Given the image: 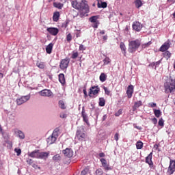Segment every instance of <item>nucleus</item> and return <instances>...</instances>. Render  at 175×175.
Masks as SVG:
<instances>
[{"mask_svg": "<svg viewBox=\"0 0 175 175\" xmlns=\"http://www.w3.org/2000/svg\"><path fill=\"white\" fill-rule=\"evenodd\" d=\"M26 162L29 165H33V160H32L31 159H27Z\"/></svg>", "mask_w": 175, "mask_h": 175, "instance_id": "603ef678", "label": "nucleus"}, {"mask_svg": "<svg viewBox=\"0 0 175 175\" xmlns=\"http://www.w3.org/2000/svg\"><path fill=\"white\" fill-rule=\"evenodd\" d=\"M0 78H3V74H2V73H0Z\"/></svg>", "mask_w": 175, "mask_h": 175, "instance_id": "338daca9", "label": "nucleus"}, {"mask_svg": "<svg viewBox=\"0 0 175 175\" xmlns=\"http://www.w3.org/2000/svg\"><path fill=\"white\" fill-rule=\"evenodd\" d=\"M142 44L141 40L136 39L129 42L128 51L129 53H135Z\"/></svg>", "mask_w": 175, "mask_h": 175, "instance_id": "7ed1b4c3", "label": "nucleus"}, {"mask_svg": "<svg viewBox=\"0 0 175 175\" xmlns=\"http://www.w3.org/2000/svg\"><path fill=\"white\" fill-rule=\"evenodd\" d=\"M53 6L61 10L63 8L64 4H62V3H53Z\"/></svg>", "mask_w": 175, "mask_h": 175, "instance_id": "f704fd0d", "label": "nucleus"}, {"mask_svg": "<svg viewBox=\"0 0 175 175\" xmlns=\"http://www.w3.org/2000/svg\"><path fill=\"white\" fill-rule=\"evenodd\" d=\"M49 157V153L46 152H40V150L38 151V159H45Z\"/></svg>", "mask_w": 175, "mask_h": 175, "instance_id": "4be33fe9", "label": "nucleus"}, {"mask_svg": "<svg viewBox=\"0 0 175 175\" xmlns=\"http://www.w3.org/2000/svg\"><path fill=\"white\" fill-rule=\"evenodd\" d=\"M100 92V88L98 86H92L89 89L88 96L90 98H95Z\"/></svg>", "mask_w": 175, "mask_h": 175, "instance_id": "423d86ee", "label": "nucleus"}, {"mask_svg": "<svg viewBox=\"0 0 175 175\" xmlns=\"http://www.w3.org/2000/svg\"><path fill=\"white\" fill-rule=\"evenodd\" d=\"M133 89H134V88L132 85H131L128 87L127 90H126V94H127L129 98H131L132 97L133 93Z\"/></svg>", "mask_w": 175, "mask_h": 175, "instance_id": "f3484780", "label": "nucleus"}, {"mask_svg": "<svg viewBox=\"0 0 175 175\" xmlns=\"http://www.w3.org/2000/svg\"><path fill=\"white\" fill-rule=\"evenodd\" d=\"M161 62H162V59H161L160 60H159L156 62L150 63V64H149V66H150L152 68H154V69H156L161 64Z\"/></svg>", "mask_w": 175, "mask_h": 175, "instance_id": "5701e85b", "label": "nucleus"}, {"mask_svg": "<svg viewBox=\"0 0 175 175\" xmlns=\"http://www.w3.org/2000/svg\"><path fill=\"white\" fill-rule=\"evenodd\" d=\"M41 96L50 97L53 95V92L49 90H43L39 92Z\"/></svg>", "mask_w": 175, "mask_h": 175, "instance_id": "ddd939ff", "label": "nucleus"}, {"mask_svg": "<svg viewBox=\"0 0 175 175\" xmlns=\"http://www.w3.org/2000/svg\"><path fill=\"white\" fill-rule=\"evenodd\" d=\"M120 49H121V51H122V53L124 54V56L126 57V46H125L124 43L122 42H120Z\"/></svg>", "mask_w": 175, "mask_h": 175, "instance_id": "b1692460", "label": "nucleus"}, {"mask_svg": "<svg viewBox=\"0 0 175 175\" xmlns=\"http://www.w3.org/2000/svg\"><path fill=\"white\" fill-rule=\"evenodd\" d=\"M76 136L79 142L85 141V139L88 137L83 128H79L77 129Z\"/></svg>", "mask_w": 175, "mask_h": 175, "instance_id": "39448f33", "label": "nucleus"}, {"mask_svg": "<svg viewBox=\"0 0 175 175\" xmlns=\"http://www.w3.org/2000/svg\"><path fill=\"white\" fill-rule=\"evenodd\" d=\"M98 19V16H93L89 18V21L91 23H97V20Z\"/></svg>", "mask_w": 175, "mask_h": 175, "instance_id": "c9c22d12", "label": "nucleus"}, {"mask_svg": "<svg viewBox=\"0 0 175 175\" xmlns=\"http://www.w3.org/2000/svg\"><path fill=\"white\" fill-rule=\"evenodd\" d=\"M143 143L142 142H138L136 144L137 149H142L143 148Z\"/></svg>", "mask_w": 175, "mask_h": 175, "instance_id": "37998d69", "label": "nucleus"}, {"mask_svg": "<svg viewBox=\"0 0 175 175\" xmlns=\"http://www.w3.org/2000/svg\"><path fill=\"white\" fill-rule=\"evenodd\" d=\"M106 31L105 30H100L98 33H97L98 39H102L103 36L105 35Z\"/></svg>", "mask_w": 175, "mask_h": 175, "instance_id": "7c9ffc66", "label": "nucleus"}, {"mask_svg": "<svg viewBox=\"0 0 175 175\" xmlns=\"http://www.w3.org/2000/svg\"><path fill=\"white\" fill-rule=\"evenodd\" d=\"M63 154L67 157H72L73 156V151L71 148H66L63 150Z\"/></svg>", "mask_w": 175, "mask_h": 175, "instance_id": "dca6fc26", "label": "nucleus"}, {"mask_svg": "<svg viewBox=\"0 0 175 175\" xmlns=\"http://www.w3.org/2000/svg\"><path fill=\"white\" fill-rule=\"evenodd\" d=\"M82 118H83V122L88 123V117L85 113V107H82Z\"/></svg>", "mask_w": 175, "mask_h": 175, "instance_id": "6ab92c4d", "label": "nucleus"}, {"mask_svg": "<svg viewBox=\"0 0 175 175\" xmlns=\"http://www.w3.org/2000/svg\"><path fill=\"white\" fill-rule=\"evenodd\" d=\"M105 103H106V100L103 97L99 98V102H98L99 107H105Z\"/></svg>", "mask_w": 175, "mask_h": 175, "instance_id": "a878e982", "label": "nucleus"}, {"mask_svg": "<svg viewBox=\"0 0 175 175\" xmlns=\"http://www.w3.org/2000/svg\"><path fill=\"white\" fill-rule=\"evenodd\" d=\"M175 172V160L170 159V165L167 170V174L168 175H173Z\"/></svg>", "mask_w": 175, "mask_h": 175, "instance_id": "0eeeda50", "label": "nucleus"}, {"mask_svg": "<svg viewBox=\"0 0 175 175\" xmlns=\"http://www.w3.org/2000/svg\"><path fill=\"white\" fill-rule=\"evenodd\" d=\"M60 118H66V115L65 114H61L60 115Z\"/></svg>", "mask_w": 175, "mask_h": 175, "instance_id": "69168bd1", "label": "nucleus"}, {"mask_svg": "<svg viewBox=\"0 0 175 175\" xmlns=\"http://www.w3.org/2000/svg\"><path fill=\"white\" fill-rule=\"evenodd\" d=\"M88 172H89V170L88 168H85V170H82V172H81V175H87Z\"/></svg>", "mask_w": 175, "mask_h": 175, "instance_id": "de8ad7c7", "label": "nucleus"}, {"mask_svg": "<svg viewBox=\"0 0 175 175\" xmlns=\"http://www.w3.org/2000/svg\"><path fill=\"white\" fill-rule=\"evenodd\" d=\"M36 66H37L40 69H44V68H45V64H44V62H38L36 63Z\"/></svg>", "mask_w": 175, "mask_h": 175, "instance_id": "473e14b6", "label": "nucleus"}, {"mask_svg": "<svg viewBox=\"0 0 175 175\" xmlns=\"http://www.w3.org/2000/svg\"><path fill=\"white\" fill-rule=\"evenodd\" d=\"M14 150L16 153V156H20L21 154V149L15 148Z\"/></svg>", "mask_w": 175, "mask_h": 175, "instance_id": "3c124183", "label": "nucleus"}, {"mask_svg": "<svg viewBox=\"0 0 175 175\" xmlns=\"http://www.w3.org/2000/svg\"><path fill=\"white\" fill-rule=\"evenodd\" d=\"M72 39L71 33H68L66 36V40L68 42H70Z\"/></svg>", "mask_w": 175, "mask_h": 175, "instance_id": "49530a36", "label": "nucleus"}, {"mask_svg": "<svg viewBox=\"0 0 175 175\" xmlns=\"http://www.w3.org/2000/svg\"><path fill=\"white\" fill-rule=\"evenodd\" d=\"M30 98H31L30 95L22 96L16 99V105L20 106L21 105H23V103H25V102H27V100H29Z\"/></svg>", "mask_w": 175, "mask_h": 175, "instance_id": "6e6552de", "label": "nucleus"}, {"mask_svg": "<svg viewBox=\"0 0 175 175\" xmlns=\"http://www.w3.org/2000/svg\"><path fill=\"white\" fill-rule=\"evenodd\" d=\"M111 62V59L109 57H105L103 59V65L107 66L109 65Z\"/></svg>", "mask_w": 175, "mask_h": 175, "instance_id": "c85d7f7f", "label": "nucleus"}, {"mask_svg": "<svg viewBox=\"0 0 175 175\" xmlns=\"http://www.w3.org/2000/svg\"><path fill=\"white\" fill-rule=\"evenodd\" d=\"M114 139L116 142H118L119 139V134L118 133H116L115 135H114Z\"/></svg>", "mask_w": 175, "mask_h": 175, "instance_id": "6e6d98bb", "label": "nucleus"}, {"mask_svg": "<svg viewBox=\"0 0 175 175\" xmlns=\"http://www.w3.org/2000/svg\"><path fill=\"white\" fill-rule=\"evenodd\" d=\"M53 43H50L46 46V52L47 54H51V53L53 52Z\"/></svg>", "mask_w": 175, "mask_h": 175, "instance_id": "412c9836", "label": "nucleus"}, {"mask_svg": "<svg viewBox=\"0 0 175 175\" xmlns=\"http://www.w3.org/2000/svg\"><path fill=\"white\" fill-rule=\"evenodd\" d=\"M170 48V41L167 40V42H164L161 46L159 48L160 52H165L167 51Z\"/></svg>", "mask_w": 175, "mask_h": 175, "instance_id": "9b49d317", "label": "nucleus"}, {"mask_svg": "<svg viewBox=\"0 0 175 175\" xmlns=\"http://www.w3.org/2000/svg\"><path fill=\"white\" fill-rule=\"evenodd\" d=\"M28 156L32 158H38L39 159V150H34L30 153H28Z\"/></svg>", "mask_w": 175, "mask_h": 175, "instance_id": "a211bd4d", "label": "nucleus"}, {"mask_svg": "<svg viewBox=\"0 0 175 175\" xmlns=\"http://www.w3.org/2000/svg\"><path fill=\"white\" fill-rule=\"evenodd\" d=\"M59 16H60V14H59V12H54L53 16V21L57 22L58 20H59Z\"/></svg>", "mask_w": 175, "mask_h": 175, "instance_id": "393cba45", "label": "nucleus"}, {"mask_svg": "<svg viewBox=\"0 0 175 175\" xmlns=\"http://www.w3.org/2000/svg\"><path fill=\"white\" fill-rule=\"evenodd\" d=\"M103 90L107 95H110L111 91L107 88L103 87Z\"/></svg>", "mask_w": 175, "mask_h": 175, "instance_id": "8fccbe9b", "label": "nucleus"}, {"mask_svg": "<svg viewBox=\"0 0 175 175\" xmlns=\"http://www.w3.org/2000/svg\"><path fill=\"white\" fill-rule=\"evenodd\" d=\"M124 30L126 31H129V27L128 25H126Z\"/></svg>", "mask_w": 175, "mask_h": 175, "instance_id": "0e129e2a", "label": "nucleus"}, {"mask_svg": "<svg viewBox=\"0 0 175 175\" xmlns=\"http://www.w3.org/2000/svg\"><path fill=\"white\" fill-rule=\"evenodd\" d=\"M158 125L160 126L163 127L164 126V120L162 118H161L158 122Z\"/></svg>", "mask_w": 175, "mask_h": 175, "instance_id": "79ce46f5", "label": "nucleus"}, {"mask_svg": "<svg viewBox=\"0 0 175 175\" xmlns=\"http://www.w3.org/2000/svg\"><path fill=\"white\" fill-rule=\"evenodd\" d=\"M18 135H19V138L20 139H25V134H24V133H23V131H21L20 130L18 131Z\"/></svg>", "mask_w": 175, "mask_h": 175, "instance_id": "a19ab883", "label": "nucleus"}, {"mask_svg": "<svg viewBox=\"0 0 175 175\" xmlns=\"http://www.w3.org/2000/svg\"><path fill=\"white\" fill-rule=\"evenodd\" d=\"M59 81L62 84L64 85L66 83L65 77L64 74L59 75Z\"/></svg>", "mask_w": 175, "mask_h": 175, "instance_id": "bb28decb", "label": "nucleus"}, {"mask_svg": "<svg viewBox=\"0 0 175 175\" xmlns=\"http://www.w3.org/2000/svg\"><path fill=\"white\" fill-rule=\"evenodd\" d=\"M135 7H136L137 9H139L140 7L142 6L143 3H142V0H135Z\"/></svg>", "mask_w": 175, "mask_h": 175, "instance_id": "2f4dec72", "label": "nucleus"}, {"mask_svg": "<svg viewBox=\"0 0 175 175\" xmlns=\"http://www.w3.org/2000/svg\"><path fill=\"white\" fill-rule=\"evenodd\" d=\"M58 131H59L58 128H56L54 129V131H53L52 135L49 137L48 139H46V142L48 144L51 145L55 142L57 138L58 137Z\"/></svg>", "mask_w": 175, "mask_h": 175, "instance_id": "20e7f679", "label": "nucleus"}, {"mask_svg": "<svg viewBox=\"0 0 175 175\" xmlns=\"http://www.w3.org/2000/svg\"><path fill=\"white\" fill-rule=\"evenodd\" d=\"M163 57L168 60L172 57V53L169 51H166L163 53Z\"/></svg>", "mask_w": 175, "mask_h": 175, "instance_id": "cd10ccee", "label": "nucleus"}, {"mask_svg": "<svg viewBox=\"0 0 175 175\" xmlns=\"http://www.w3.org/2000/svg\"><path fill=\"white\" fill-rule=\"evenodd\" d=\"M79 57V53L77 52H73L72 55V59H77Z\"/></svg>", "mask_w": 175, "mask_h": 175, "instance_id": "a18cd8bd", "label": "nucleus"}, {"mask_svg": "<svg viewBox=\"0 0 175 175\" xmlns=\"http://www.w3.org/2000/svg\"><path fill=\"white\" fill-rule=\"evenodd\" d=\"M92 27L94 28H98V24L97 22L94 23V24L92 25Z\"/></svg>", "mask_w": 175, "mask_h": 175, "instance_id": "680f3d73", "label": "nucleus"}, {"mask_svg": "<svg viewBox=\"0 0 175 175\" xmlns=\"http://www.w3.org/2000/svg\"><path fill=\"white\" fill-rule=\"evenodd\" d=\"M174 18H175V12L172 14Z\"/></svg>", "mask_w": 175, "mask_h": 175, "instance_id": "774afa93", "label": "nucleus"}, {"mask_svg": "<svg viewBox=\"0 0 175 175\" xmlns=\"http://www.w3.org/2000/svg\"><path fill=\"white\" fill-rule=\"evenodd\" d=\"M100 161L101 162L102 166L104 167V170L105 172L112 170V168L110 167V164L107 163V161L105 159L102 158L100 159Z\"/></svg>", "mask_w": 175, "mask_h": 175, "instance_id": "1a4fd4ad", "label": "nucleus"}, {"mask_svg": "<svg viewBox=\"0 0 175 175\" xmlns=\"http://www.w3.org/2000/svg\"><path fill=\"white\" fill-rule=\"evenodd\" d=\"M69 62H70V59L68 57L62 59L59 64V68L62 70L66 69L68 67Z\"/></svg>", "mask_w": 175, "mask_h": 175, "instance_id": "9d476101", "label": "nucleus"}, {"mask_svg": "<svg viewBox=\"0 0 175 175\" xmlns=\"http://www.w3.org/2000/svg\"><path fill=\"white\" fill-rule=\"evenodd\" d=\"M100 81L101 82H105L107 80V77L105 75V74L102 73L100 77H99Z\"/></svg>", "mask_w": 175, "mask_h": 175, "instance_id": "4c0bfd02", "label": "nucleus"}, {"mask_svg": "<svg viewBox=\"0 0 175 175\" xmlns=\"http://www.w3.org/2000/svg\"><path fill=\"white\" fill-rule=\"evenodd\" d=\"M46 30L51 35H53V36H56L59 32V29L55 27H49Z\"/></svg>", "mask_w": 175, "mask_h": 175, "instance_id": "4468645a", "label": "nucleus"}, {"mask_svg": "<svg viewBox=\"0 0 175 175\" xmlns=\"http://www.w3.org/2000/svg\"><path fill=\"white\" fill-rule=\"evenodd\" d=\"M83 96L85 98H87L88 96L86 88L83 89Z\"/></svg>", "mask_w": 175, "mask_h": 175, "instance_id": "4d7b16f0", "label": "nucleus"}, {"mask_svg": "<svg viewBox=\"0 0 175 175\" xmlns=\"http://www.w3.org/2000/svg\"><path fill=\"white\" fill-rule=\"evenodd\" d=\"M86 48L83 44L79 45V51H85Z\"/></svg>", "mask_w": 175, "mask_h": 175, "instance_id": "864d4df0", "label": "nucleus"}, {"mask_svg": "<svg viewBox=\"0 0 175 175\" xmlns=\"http://www.w3.org/2000/svg\"><path fill=\"white\" fill-rule=\"evenodd\" d=\"M103 40L104 42H106L108 40V36L107 35H105L103 36Z\"/></svg>", "mask_w": 175, "mask_h": 175, "instance_id": "bf43d9fd", "label": "nucleus"}, {"mask_svg": "<svg viewBox=\"0 0 175 175\" xmlns=\"http://www.w3.org/2000/svg\"><path fill=\"white\" fill-rule=\"evenodd\" d=\"M107 119V115H104L103 116L102 121L105 122Z\"/></svg>", "mask_w": 175, "mask_h": 175, "instance_id": "e2e57ef3", "label": "nucleus"}, {"mask_svg": "<svg viewBox=\"0 0 175 175\" xmlns=\"http://www.w3.org/2000/svg\"><path fill=\"white\" fill-rule=\"evenodd\" d=\"M154 115L156 118H159L161 117V111L159 109H154Z\"/></svg>", "mask_w": 175, "mask_h": 175, "instance_id": "72a5a7b5", "label": "nucleus"}, {"mask_svg": "<svg viewBox=\"0 0 175 175\" xmlns=\"http://www.w3.org/2000/svg\"><path fill=\"white\" fill-rule=\"evenodd\" d=\"M165 93H172L175 90V75L170 74V79L164 84Z\"/></svg>", "mask_w": 175, "mask_h": 175, "instance_id": "f03ea898", "label": "nucleus"}, {"mask_svg": "<svg viewBox=\"0 0 175 175\" xmlns=\"http://www.w3.org/2000/svg\"><path fill=\"white\" fill-rule=\"evenodd\" d=\"M97 6L98 8H107V3H105V1H101V4H100V3H97Z\"/></svg>", "mask_w": 175, "mask_h": 175, "instance_id": "c756f323", "label": "nucleus"}, {"mask_svg": "<svg viewBox=\"0 0 175 175\" xmlns=\"http://www.w3.org/2000/svg\"><path fill=\"white\" fill-rule=\"evenodd\" d=\"M152 44V42L151 41H149V42H146V43H145V44H142V49H146V48H148V47H149L150 45Z\"/></svg>", "mask_w": 175, "mask_h": 175, "instance_id": "58836bf2", "label": "nucleus"}, {"mask_svg": "<svg viewBox=\"0 0 175 175\" xmlns=\"http://www.w3.org/2000/svg\"><path fill=\"white\" fill-rule=\"evenodd\" d=\"M96 175H103V170L101 168H98L95 172Z\"/></svg>", "mask_w": 175, "mask_h": 175, "instance_id": "ea45409f", "label": "nucleus"}, {"mask_svg": "<svg viewBox=\"0 0 175 175\" xmlns=\"http://www.w3.org/2000/svg\"><path fill=\"white\" fill-rule=\"evenodd\" d=\"M122 114V109H120L117 112L115 113V116L119 117Z\"/></svg>", "mask_w": 175, "mask_h": 175, "instance_id": "c03bdc74", "label": "nucleus"}, {"mask_svg": "<svg viewBox=\"0 0 175 175\" xmlns=\"http://www.w3.org/2000/svg\"><path fill=\"white\" fill-rule=\"evenodd\" d=\"M142 106V102L141 100L135 102L134 105L133 106V111H135L137 109Z\"/></svg>", "mask_w": 175, "mask_h": 175, "instance_id": "aec40b11", "label": "nucleus"}, {"mask_svg": "<svg viewBox=\"0 0 175 175\" xmlns=\"http://www.w3.org/2000/svg\"><path fill=\"white\" fill-rule=\"evenodd\" d=\"M98 156L100 158L105 157V154L104 152H100V154H98Z\"/></svg>", "mask_w": 175, "mask_h": 175, "instance_id": "052dcab7", "label": "nucleus"}, {"mask_svg": "<svg viewBox=\"0 0 175 175\" xmlns=\"http://www.w3.org/2000/svg\"><path fill=\"white\" fill-rule=\"evenodd\" d=\"M152 122L154 124H157V119L156 118H154L152 119Z\"/></svg>", "mask_w": 175, "mask_h": 175, "instance_id": "13d9d810", "label": "nucleus"}, {"mask_svg": "<svg viewBox=\"0 0 175 175\" xmlns=\"http://www.w3.org/2000/svg\"><path fill=\"white\" fill-rule=\"evenodd\" d=\"M72 6L73 8L79 11V17L83 18L86 14L90 12V7L86 0H72Z\"/></svg>", "mask_w": 175, "mask_h": 175, "instance_id": "f257e3e1", "label": "nucleus"}, {"mask_svg": "<svg viewBox=\"0 0 175 175\" xmlns=\"http://www.w3.org/2000/svg\"><path fill=\"white\" fill-rule=\"evenodd\" d=\"M54 161H58L60 159V156L59 154H56L53 157Z\"/></svg>", "mask_w": 175, "mask_h": 175, "instance_id": "5fc2aeb1", "label": "nucleus"}, {"mask_svg": "<svg viewBox=\"0 0 175 175\" xmlns=\"http://www.w3.org/2000/svg\"><path fill=\"white\" fill-rule=\"evenodd\" d=\"M152 155H153V153L150 152L149 154V155H148V157H146V158H145V162H146V163L149 164V167H150V169H152L153 166H154V163L152 161Z\"/></svg>", "mask_w": 175, "mask_h": 175, "instance_id": "f8f14e48", "label": "nucleus"}, {"mask_svg": "<svg viewBox=\"0 0 175 175\" xmlns=\"http://www.w3.org/2000/svg\"><path fill=\"white\" fill-rule=\"evenodd\" d=\"M59 107L60 109L64 110L66 109V106H65V104H64V102L63 100H59Z\"/></svg>", "mask_w": 175, "mask_h": 175, "instance_id": "e433bc0d", "label": "nucleus"}, {"mask_svg": "<svg viewBox=\"0 0 175 175\" xmlns=\"http://www.w3.org/2000/svg\"><path fill=\"white\" fill-rule=\"evenodd\" d=\"M143 25L139 22H134L133 24V28L137 31H140Z\"/></svg>", "mask_w": 175, "mask_h": 175, "instance_id": "2eb2a0df", "label": "nucleus"}, {"mask_svg": "<svg viewBox=\"0 0 175 175\" xmlns=\"http://www.w3.org/2000/svg\"><path fill=\"white\" fill-rule=\"evenodd\" d=\"M148 105V107H149L150 108H155L157 107V104L155 103H150Z\"/></svg>", "mask_w": 175, "mask_h": 175, "instance_id": "09e8293b", "label": "nucleus"}]
</instances>
